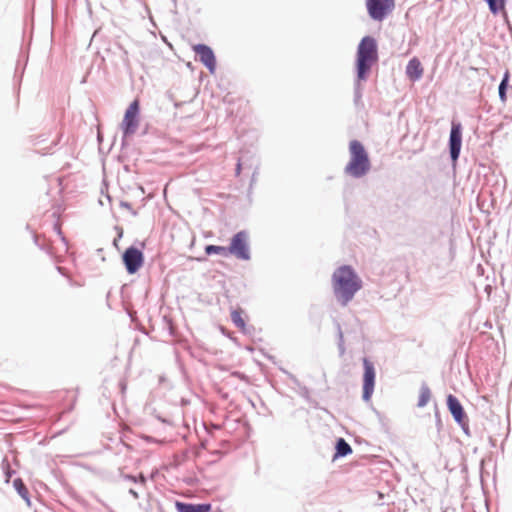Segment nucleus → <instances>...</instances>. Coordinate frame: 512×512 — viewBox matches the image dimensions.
Listing matches in <instances>:
<instances>
[{
  "mask_svg": "<svg viewBox=\"0 0 512 512\" xmlns=\"http://www.w3.org/2000/svg\"><path fill=\"white\" fill-rule=\"evenodd\" d=\"M336 296L347 304L354 294L361 288V280L350 266L338 268L332 277Z\"/></svg>",
  "mask_w": 512,
  "mask_h": 512,
  "instance_id": "1",
  "label": "nucleus"
},
{
  "mask_svg": "<svg viewBox=\"0 0 512 512\" xmlns=\"http://www.w3.org/2000/svg\"><path fill=\"white\" fill-rule=\"evenodd\" d=\"M377 60L378 51L376 40L371 36H365L360 41L357 49L356 67L358 80H365L367 78V74Z\"/></svg>",
  "mask_w": 512,
  "mask_h": 512,
  "instance_id": "2",
  "label": "nucleus"
},
{
  "mask_svg": "<svg viewBox=\"0 0 512 512\" xmlns=\"http://www.w3.org/2000/svg\"><path fill=\"white\" fill-rule=\"evenodd\" d=\"M350 160L345 167V173L360 178L370 170V160L364 146L358 140L349 144Z\"/></svg>",
  "mask_w": 512,
  "mask_h": 512,
  "instance_id": "3",
  "label": "nucleus"
},
{
  "mask_svg": "<svg viewBox=\"0 0 512 512\" xmlns=\"http://www.w3.org/2000/svg\"><path fill=\"white\" fill-rule=\"evenodd\" d=\"M369 16L376 21H382L395 8V0H366Z\"/></svg>",
  "mask_w": 512,
  "mask_h": 512,
  "instance_id": "4",
  "label": "nucleus"
},
{
  "mask_svg": "<svg viewBox=\"0 0 512 512\" xmlns=\"http://www.w3.org/2000/svg\"><path fill=\"white\" fill-rule=\"evenodd\" d=\"M228 251L238 259L249 260L248 234L245 231L236 233L231 239Z\"/></svg>",
  "mask_w": 512,
  "mask_h": 512,
  "instance_id": "5",
  "label": "nucleus"
},
{
  "mask_svg": "<svg viewBox=\"0 0 512 512\" xmlns=\"http://www.w3.org/2000/svg\"><path fill=\"white\" fill-rule=\"evenodd\" d=\"M139 110V100L135 99L127 108L121 124L124 134H133L136 131L138 127Z\"/></svg>",
  "mask_w": 512,
  "mask_h": 512,
  "instance_id": "6",
  "label": "nucleus"
},
{
  "mask_svg": "<svg viewBox=\"0 0 512 512\" xmlns=\"http://www.w3.org/2000/svg\"><path fill=\"white\" fill-rule=\"evenodd\" d=\"M364 373H363V399L365 401H370L372 394L374 392L375 386V368L371 361L367 358L363 359Z\"/></svg>",
  "mask_w": 512,
  "mask_h": 512,
  "instance_id": "7",
  "label": "nucleus"
},
{
  "mask_svg": "<svg viewBox=\"0 0 512 512\" xmlns=\"http://www.w3.org/2000/svg\"><path fill=\"white\" fill-rule=\"evenodd\" d=\"M123 262L125 264L127 271L130 274H134L143 265V262H144L143 253L135 247H129L126 249V251L123 254Z\"/></svg>",
  "mask_w": 512,
  "mask_h": 512,
  "instance_id": "8",
  "label": "nucleus"
},
{
  "mask_svg": "<svg viewBox=\"0 0 512 512\" xmlns=\"http://www.w3.org/2000/svg\"><path fill=\"white\" fill-rule=\"evenodd\" d=\"M462 145V127L460 123H452L449 146L451 158L454 162L457 161Z\"/></svg>",
  "mask_w": 512,
  "mask_h": 512,
  "instance_id": "9",
  "label": "nucleus"
},
{
  "mask_svg": "<svg viewBox=\"0 0 512 512\" xmlns=\"http://www.w3.org/2000/svg\"><path fill=\"white\" fill-rule=\"evenodd\" d=\"M193 51L199 56L200 61L209 69L211 73H214L216 69L215 55L210 47L204 44H197L193 46Z\"/></svg>",
  "mask_w": 512,
  "mask_h": 512,
  "instance_id": "10",
  "label": "nucleus"
},
{
  "mask_svg": "<svg viewBox=\"0 0 512 512\" xmlns=\"http://www.w3.org/2000/svg\"><path fill=\"white\" fill-rule=\"evenodd\" d=\"M424 73V68L417 57H413L406 66V75L412 82L421 79Z\"/></svg>",
  "mask_w": 512,
  "mask_h": 512,
  "instance_id": "11",
  "label": "nucleus"
},
{
  "mask_svg": "<svg viewBox=\"0 0 512 512\" xmlns=\"http://www.w3.org/2000/svg\"><path fill=\"white\" fill-rule=\"evenodd\" d=\"M447 406L451 414L453 415L454 419L458 423H462L465 418V413L463 410L462 405L458 401V399L453 395L447 396Z\"/></svg>",
  "mask_w": 512,
  "mask_h": 512,
  "instance_id": "12",
  "label": "nucleus"
},
{
  "mask_svg": "<svg viewBox=\"0 0 512 512\" xmlns=\"http://www.w3.org/2000/svg\"><path fill=\"white\" fill-rule=\"evenodd\" d=\"M176 508L178 512H209L211 510V505L176 502Z\"/></svg>",
  "mask_w": 512,
  "mask_h": 512,
  "instance_id": "13",
  "label": "nucleus"
},
{
  "mask_svg": "<svg viewBox=\"0 0 512 512\" xmlns=\"http://www.w3.org/2000/svg\"><path fill=\"white\" fill-rule=\"evenodd\" d=\"M231 319L234 325L242 332H246V322L244 319V311L241 308L231 312Z\"/></svg>",
  "mask_w": 512,
  "mask_h": 512,
  "instance_id": "14",
  "label": "nucleus"
},
{
  "mask_svg": "<svg viewBox=\"0 0 512 512\" xmlns=\"http://www.w3.org/2000/svg\"><path fill=\"white\" fill-rule=\"evenodd\" d=\"M13 486L16 489V491L19 493V495L26 501L28 505H30V498H29V492L27 487L25 486L24 482L20 478H16L13 481Z\"/></svg>",
  "mask_w": 512,
  "mask_h": 512,
  "instance_id": "15",
  "label": "nucleus"
},
{
  "mask_svg": "<svg viewBox=\"0 0 512 512\" xmlns=\"http://www.w3.org/2000/svg\"><path fill=\"white\" fill-rule=\"evenodd\" d=\"M352 452L351 446L343 439H338L336 443V454L335 457H343Z\"/></svg>",
  "mask_w": 512,
  "mask_h": 512,
  "instance_id": "16",
  "label": "nucleus"
},
{
  "mask_svg": "<svg viewBox=\"0 0 512 512\" xmlns=\"http://www.w3.org/2000/svg\"><path fill=\"white\" fill-rule=\"evenodd\" d=\"M431 391L428 386L423 385L420 388L419 397H418V407H424L430 401Z\"/></svg>",
  "mask_w": 512,
  "mask_h": 512,
  "instance_id": "17",
  "label": "nucleus"
},
{
  "mask_svg": "<svg viewBox=\"0 0 512 512\" xmlns=\"http://www.w3.org/2000/svg\"><path fill=\"white\" fill-rule=\"evenodd\" d=\"M488 3L490 11L496 15L499 12H505L506 0H485Z\"/></svg>",
  "mask_w": 512,
  "mask_h": 512,
  "instance_id": "18",
  "label": "nucleus"
},
{
  "mask_svg": "<svg viewBox=\"0 0 512 512\" xmlns=\"http://www.w3.org/2000/svg\"><path fill=\"white\" fill-rule=\"evenodd\" d=\"M205 252L208 255H210V254H219V255H222V256H228L229 255L228 248H226L224 246L208 245L205 248Z\"/></svg>",
  "mask_w": 512,
  "mask_h": 512,
  "instance_id": "19",
  "label": "nucleus"
},
{
  "mask_svg": "<svg viewBox=\"0 0 512 512\" xmlns=\"http://www.w3.org/2000/svg\"><path fill=\"white\" fill-rule=\"evenodd\" d=\"M508 79H509V72H506L502 82L499 85V96L503 102L506 101V86L508 83Z\"/></svg>",
  "mask_w": 512,
  "mask_h": 512,
  "instance_id": "20",
  "label": "nucleus"
}]
</instances>
